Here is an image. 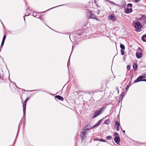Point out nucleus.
<instances>
[{
  "mask_svg": "<svg viewBox=\"0 0 146 146\" xmlns=\"http://www.w3.org/2000/svg\"><path fill=\"white\" fill-rule=\"evenodd\" d=\"M90 130V129H85V128L82 129L80 134V137L82 140L86 138V133L88 131Z\"/></svg>",
  "mask_w": 146,
  "mask_h": 146,
  "instance_id": "nucleus-1",
  "label": "nucleus"
},
{
  "mask_svg": "<svg viewBox=\"0 0 146 146\" xmlns=\"http://www.w3.org/2000/svg\"><path fill=\"white\" fill-rule=\"evenodd\" d=\"M88 13L90 15V16L89 17V19H96L97 21L99 20L97 17L94 15L92 11H90Z\"/></svg>",
  "mask_w": 146,
  "mask_h": 146,
  "instance_id": "nucleus-2",
  "label": "nucleus"
},
{
  "mask_svg": "<svg viewBox=\"0 0 146 146\" xmlns=\"http://www.w3.org/2000/svg\"><path fill=\"white\" fill-rule=\"evenodd\" d=\"M134 27L136 29H140L142 27L141 24L139 22H136L134 24Z\"/></svg>",
  "mask_w": 146,
  "mask_h": 146,
  "instance_id": "nucleus-3",
  "label": "nucleus"
},
{
  "mask_svg": "<svg viewBox=\"0 0 146 146\" xmlns=\"http://www.w3.org/2000/svg\"><path fill=\"white\" fill-rule=\"evenodd\" d=\"M145 78V77H143L142 76H141L138 77L136 80L134 81V83H136L139 82L143 81V79Z\"/></svg>",
  "mask_w": 146,
  "mask_h": 146,
  "instance_id": "nucleus-4",
  "label": "nucleus"
},
{
  "mask_svg": "<svg viewBox=\"0 0 146 146\" xmlns=\"http://www.w3.org/2000/svg\"><path fill=\"white\" fill-rule=\"evenodd\" d=\"M136 56L138 58H140L142 56V51H137L136 53Z\"/></svg>",
  "mask_w": 146,
  "mask_h": 146,
  "instance_id": "nucleus-5",
  "label": "nucleus"
},
{
  "mask_svg": "<svg viewBox=\"0 0 146 146\" xmlns=\"http://www.w3.org/2000/svg\"><path fill=\"white\" fill-rule=\"evenodd\" d=\"M132 11V9L131 8L129 9L127 7V8H125V9L124 12L126 14L129 13Z\"/></svg>",
  "mask_w": 146,
  "mask_h": 146,
  "instance_id": "nucleus-6",
  "label": "nucleus"
},
{
  "mask_svg": "<svg viewBox=\"0 0 146 146\" xmlns=\"http://www.w3.org/2000/svg\"><path fill=\"white\" fill-rule=\"evenodd\" d=\"M27 102H24L23 103V115L25 117V115L26 113V109Z\"/></svg>",
  "mask_w": 146,
  "mask_h": 146,
  "instance_id": "nucleus-7",
  "label": "nucleus"
},
{
  "mask_svg": "<svg viewBox=\"0 0 146 146\" xmlns=\"http://www.w3.org/2000/svg\"><path fill=\"white\" fill-rule=\"evenodd\" d=\"M102 119H100L98 122L97 123H96L94 126H92L91 127H90L89 129H90V130L99 125L101 123L102 121Z\"/></svg>",
  "mask_w": 146,
  "mask_h": 146,
  "instance_id": "nucleus-8",
  "label": "nucleus"
},
{
  "mask_svg": "<svg viewBox=\"0 0 146 146\" xmlns=\"http://www.w3.org/2000/svg\"><path fill=\"white\" fill-rule=\"evenodd\" d=\"M108 18L110 20L113 21H115L116 19V17L114 15H110L108 16Z\"/></svg>",
  "mask_w": 146,
  "mask_h": 146,
  "instance_id": "nucleus-9",
  "label": "nucleus"
},
{
  "mask_svg": "<svg viewBox=\"0 0 146 146\" xmlns=\"http://www.w3.org/2000/svg\"><path fill=\"white\" fill-rule=\"evenodd\" d=\"M101 111L100 110L96 111L94 113V114L93 117V118L99 115L101 113Z\"/></svg>",
  "mask_w": 146,
  "mask_h": 146,
  "instance_id": "nucleus-10",
  "label": "nucleus"
},
{
  "mask_svg": "<svg viewBox=\"0 0 146 146\" xmlns=\"http://www.w3.org/2000/svg\"><path fill=\"white\" fill-rule=\"evenodd\" d=\"M114 140L115 142L118 144L120 142V138L119 136H116L115 137L114 139Z\"/></svg>",
  "mask_w": 146,
  "mask_h": 146,
  "instance_id": "nucleus-11",
  "label": "nucleus"
},
{
  "mask_svg": "<svg viewBox=\"0 0 146 146\" xmlns=\"http://www.w3.org/2000/svg\"><path fill=\"white\" fill-rule=\"evenodd\" d=\"M55 97L56 99H57L59 100H63L64 99L62 97L59 95H57L55 96Z\"/></svg>",
  "mask_w": 146,
  "mask_h": 146,
  "instance_id": "nucleus-12",
  "label": "nucleus"
},
{
  "mask_svg": "<svg viewBox=\"0 0 146 146\" xmlns=\"http://www.w3.org/2000/svg\"><path fill=\"white\" fill-rule=\"evenodd\" d=\"M141 39L144 42H146V34L142 36Z\"/></svg>",
  "mask_w": 146,
  "mask_h": 146,
  "instance_id": "nucleus-13",
  "label": "nucleus"
},
{
  "mask_svg": "<svg viewBox=\"0 0 146 146\" xmlns=\"http://www.w3.org/2000/svg\"><path fill=\"white\" fill-rule=\"evenodd\" d=\"M133 69L135 70H137V65L135 63H134L133 65Z\"/></svg>",
  "mask_w": 146,
  "mask_h": 146,
  "instance_id": "nucleus-14",
  "label": "nucleus"
},
{
  "mask_svg": "<svg viewBox=\"0 0 146 146\" xmlns=\"http://www.w3.org/2000/svg\"><path fill=\"white\" fill-rule=\"evenodd\" d=\"M141 19L143 20L145 22H146V17L145 15H143L141 17Z\"/></svg>",
  "mask_w": 146,
  "mask_h": 146,
  "instance_id": "nucleus-15",
  "label": "nucleus"
},
{
  "mask_svg": "<svg viewBox=\"0 0 146 146\" xmlns=\"http://www.w3.org/2000/svg\"><path fill=\"white\" fill-rule=\"evenodd\" d=\"M115 127L116 126L117 127H119L120 126V123H119L118 122L116 121H115Z\"/></svg>",
  "mask_w": 146,
  "mask_h": 146,
  "instance_id": "nucleus-16",
  "label": "nucleus"
},
{
  "mask_svg": "<svg viewBox=\"0 0 146 146\" xmlns=\"http://www.w3.org/2000/svg\"><path fill=\"white\" fill-rule=\"evenodd\" d=\"M120 47L121 49H124V50L125 49V47L123 44H121L120 45Z\"/></svg>",
  "mask_w": 146,
  "mask_h": 146,
  "instance_id": "nucleus-17",
  "label": "nucleus"
},
{
  "mask_svg": "<svg viewBox=\"0 0 146 146\" xmlns=\"http://www.w3.org/2000/svg\"><path fill=\"white\" fill-rule=\"evenodd\" d=\"M104 123L106 124H108L110 123V121L109 119L106 120L104 121Z\"/></svg>",
  "mask_w": 146,
  "mask_h": 146,
  "instance_id": "nucleus-18",
  "label": "nucleus"
},
{
  "mask_svg": "<svg viewBox=\"0 0 146 146\" xmlns=\"http://www.w3.org/2000/svg\"><path fill=\"white\" fill-rule=\"evenodd\" d=\"M90 127V124H88L86 126H85L84 128H85V129H90L89 128Z\"/></svg>",
  "mask_w": 146,
  "mask_h": 146,
  "instance_id": "nucleus-19",
  "label": "nucleus"
},
{
  "mask_svg": "<svg viewBox=\"0 0 146 146\" xmlns=\"http://www.w3.org/2000/svg\"><path fill=\"white\" fill-rule=\"evenodd\" d=\"M111 138H112L111 136L110 135L106 137V139L107 140H110Z\"/></svg>",
  "mask_w": 146,
  "mask_h": 146,
  "instance_id": "nucleus-20",
  "label": "nucleus"
},
{
  "mask_svg": "<svg viewBox=\"0 0 146 146\" xmlns=\"http://www.w3.org/2000/svg\"><path fill=\"white\" fill-rule=\"evenodd\" d=\"M127 5L129 7H132V4L131 3H128Z\"/></svg>",
  "mask_w": 146,
  "mask_h": 146,
  "instance_id": "nucleus-21",
  "label": "nucleus"
},
{
  "mask_svg": "<svg viewBox=\"0 0 146 146\" xmlns=\"http://www.w3.org/2000/svg\"><path fill=\"white\" fill-rule=\"evenodd\" d=\"M121 52V54L122 55H123L124 54V51L123 50V49H121L120 50Z\"/></svg>",
  "mask_w": 146,
  "mask_h": 146,
  "instance_id": "nucleus-22",
  "label": "nucleus"
},
{
  "mask_svg": "<svg viewBox=\"0 0 146 146\" xmlns=\"http://www.w3.org/2000/svg\"><path fill=\"white\" fill-rule=\"evenodd\" d=\"M5 38H6V36L5 35H4L3 36L2 41H5Z\"/></svg>",
  "mask_w": 146,
  "mask_h": 146,
  "instance_id": "nucleus-23",
  "label": "nucleus"
},
{
  "mask_svg": "<svg viewBox=\"0 0 146 146\" xmlns=\"http://www.w3.org/2000/svg\"><path fill=\"white\" fill-rule=\"evenodd\" d=\"M127 68L128 70H129L130 69V66L129 65H127Z\"/></svg>",
  "mask_w": 146,
  "mask_h": 146,
  "instance_id": "nucleus-24",
  "label": "nucleus"
},
{
  "mask_svg": "<svg viewBox=\"0 0 146 146\" xmlns=\"http://www.w3.org/2000/svg\"><path fill=\"white\" fill-rule=\"evenodd\" d=\"M100 141H102V142H106V140H104V139H100Z\"/></svg>",
  "mask_w": 146,
  "mask_h": 146,
  "instance_id": "nucleus-25",
  "label": "nucleus"
},
{
  "mask_svg": "<svg viewBox=\"0 0 146 146\" xmlns=\"http://www.w3.org/2000/svg\"><path fill=\"white\" fill-rule=\"evenodd\" d=\"M133 1L135 3H137L140 0H133Z\"/></svg>",
  "mask_w": 146,
  "mask_h": 146,
  "instance_id": "nucleus-26",
  "label": "nucleus"
},
{
  "mask_svg": "<svg viewBox=\"0 0 146 146\" xmlns=\"http://www.w3.org/2000/svg\"><path fill=\"white\" fill-rule=\"evenodd\" d=\"M138 51H142V49H141L139 47H138Z\"/></svg>",
  "mask_w": 146,
  "mask_h": 146,
  "instance_id": "nucleus-27",
  "label": "nucleus"
},
{
  "mask_svg": "<svg viewBox=\"0 0 146 146\" xmlns=\"http://www.w3.org/2000/svg\"><path fill=\"white\" fill-rule=\"evenodd\" d=\"M29 100V98H27V99L25 100L24 101L25 102H26L27 103L28 100Z\"/></svg>",
  "mask_w": 146,
  "mask_h": 146,
  "instance_id": "nucleus-28",
  "label": "nucleus"
},
{
  "mask_svg": "<svg viewBox=\"0 0 146 146\" xmlns=\"http://www.w3.org/2000/svg\"><path fill=\"white\" fill-rule=\"evenodd\" d=\"M33 16L34 17L38 18V17L37 16V15H35V14H33Z\"/></svg>",
  "mask_w": 146,
  "mask_h": 146,
  "instance_id": "nucleus-29",
  "label": "nucleus"
},
{
  "mask_svg": "<svg viewBox=\"0 0 146 146\" xmlns=\"http://www.w3.org/2000/svg\"><path fill=\"white\" fill-rule=\"evenodd\" d=\"M130 86H129L128 85H127V87H126V89H125V90H127V89Z\"/></svg>",
  "mask_w": 146,
  "mask_h": 146,
  "instance_id": "nucleus-30",
  "label": "nucleus"
},
{
  "mask_svg": "<svg viewBox=\"0 0 146 146\" xmlns=\"http://www.w3.org/2000/svg\"><path fill=\"white\" fill-rule=\"evenodd\" d=\"M107 1L109 2L111 4L112 3H113V2H112V1H109V0H107Z\"/></svg>",
  "mask_w": 146,
  "mask_h": 146,
  "instance_id": "nucleus-31",
  "label": "nucleus"
},
{
  "mask_svg": "<svg viewBox=\"0 0 146 146\" xmlns=\"http://www.w3.org/2000/svg\"><path fill=\"white\" fill-rule=\"evenodd\" d=\"M119 127H117V128H116L117 130V131H118L119 130Z\"/></svg>",
  "mask_w": 146,
  "mask_h": 146,
  "instance_id": "nucleus-32",
  "label": "nucleus"
},
{
  "mask_svg": "<svg viewBox=\"0 0 146 146\" xmlns=\"http://www.w3.org/2000/svg\"><path fill=\"white\" fill-rule=\"evenodd\" d=\"M115 135H116L117 136H118L119 135L117 133H114Z\"/></svg>",
  "mask_w": 146,
  "mask_h": 146,
  "instance_id": "nucleus-33",
  "label": "nucleus"
},
{
  "mask_svg": "<svg viewBox=\"0 0 146 146\" xmlns=\"http://www.w3.org/2000/svg\"><path fill=\"white\" fill-rule=\"evenodd\" d=\"M123 96V95H122V94H121V96L119 97V99L120 100V99H121V96H122H122Z\"/></svg>",
  "mask_w": 146,
  "mask_h": 146,
  "instance_id": "nucleus-34",
  "label": "nucleus"
},
{
  "mask_svg": "<svg viewBox=\"0 0 146 146\" xmlns=\"http://www.w3.org/2000/svg\"><path fill=\"white\" fill-rule=\"evenodd\" d=\"M62 5H59V6H56V7H54L52 8H55V7H59V6H62ZM52 9V8H51L50 9Z\"/></svg>",
  "mask_w": 146,
  "mask_h": 146,
  "instance_id": "nucleus-35",
  "label": "nucleus"
},
{
  "mask_svg": "<svg viewBox=\"0 0 146 146\" xmlns=\"http://www.w3.org/2000/svg\"><path fill=\"white\" fill-rule=\"evenodd\" d=\"M4 42L5 41H2L1 44H4Z\"/></svg>",
  "mask_w": 146,
  "mask_h": 146,
  "instance_id": "nucleus-36",
  "label": "nucleus"
},
{
  "mask_svg": "<svg viewBox=\"0 0 146 146\" xmlns=\"http://www.w3.org/2000/svg\"><path fill=\"white\" fill-rule=\"evenodd\" d=\"M116 89H117V92H118V93H119V89H118V88H117H117Z\"/></svg>",
  "mask_w": 146,
  "mask_h": 146,
  "instance_id": "nucleus-37",
  "label": "nucleus"
},
{
  "mask_svg": "<svg viewBox=\"0 0 146 146\" xmlns=\"http://www.w3.org/2000/svg\"><path fill=\"white\" fill-rule=\"evenodd\" d=\"M143 81H145L146 82V79H143Z\"/></svg>",
  "mask_w": 146,
  "mask_h": 146,
  "instance_id": "nucleus-38",
  "label": "nucleus"
},
{
  "mask_svg": "<svg viewBox=\"0 0 146 146\" xmlns=\"http://www.w3.org/2000/svg\"><path fill=\"white\" fill-rule=\"evenodd\" d=\"M3 44H1V48L3 46Z\"/></svg>",
  "mask_w": 146,
  "mask_h": 146,
  "instance_id": "nucleus-39",
  "label": "nucleus"
},
{
  "mask_svg": "<svg viewBox=\"0 0 146 146\" xmlns=\"http://www.w3.org/2000/svg\"><path fill=\"white\" fill-rule=\"evenodd\" d=\"M112 4H113V5H115V3L113 2V3H112Z\"/></svg>",
  "mask_w": 146,
  "mask_h": 146,
  "instance_id": "nucleus-40",
  "label": "nucleus"
},
{
  "mask_svg": "<svg viewBox=\"0 0 146 146\" xmlns=\"http://www.w3.org/2000/svg\"><path fill=\"white\" fill-rule=\"evenodd\" d=\"M94 2L95 4H96V0H94Z\"/></svg>",
  "mask_w": 146,
  "mask_h": 146,
  "instance_id": "nucleus-41",
  "label": "nucleus"
},
{
  "mask_svg": "<svg viewBox=\"0 0 146 146\" xmlns=\"http://www.w3.org/2000/svg\"><path fill=\"white\" fill-rule=\"evenodd\" d=\"M98 12L97 13L98 14L100 13V12H99V10H98Z\"/></svg>",
  "mask_w": 146,
  "mask_h": 146,
  "instance_id": "nucleus-42",
  "label": "nucleus"
},
{
  "mask_svg": "<svg viewBox=\"0 0 146 146\" xmlns=\"http://www.w3.org/2000/svg\"><path fill=\"white\" fill-rule=\"evenodd\" d=\"M123 132L124 133H125V130H123Z\"/></svg>",
  "mask_w": 146,
  "mask_h": 146,
  "instance_id": "nucleus-43",
  "label": "nucleus"
},
{
  "mask_svg": "<svg viewBox=\"0 0 146 146\" xmlns=\"http://www.w3.org/2000/svg\"><path fill=\"white\" fill-rule=\"evenodd\" d=\"M69 60H70V58H69V60H68V63H69Z\"/></svg>",
  "mask_w": 146,
  "mask_h": 146,
  "instance_id": "nucleus-44",
  "label": "nucleus"
},
{
  "mask_svg": "<svg viewBox=\"0 0 146 146\" xmlns=\"http://www.w3.org/2000/svg\"><path fill=\"white\" fill-rule=\"evenodd\" d=\"M24 20L25 21V19L24 17Z\"/></svg>",
  "mask_w": 146,
  "mask_h": 146,
  "instance_id": "nucleus-45",
  "label": "nucleus"
},
{
  "mask_svg": "<svg viewBox=\"0 0 146 146\" xmlns=\"http://www.w3.org/2000/svg\"><path fill=\"white\" fill-rule=\"evenodd\" d=\"M131 82H129V84H131Z\"/></svg>",
  "mask_w": 146,
  "mask_h": 146,
  "instance_id": "nucleus-46",
  "label": "nucleus"
}]
</instances>
